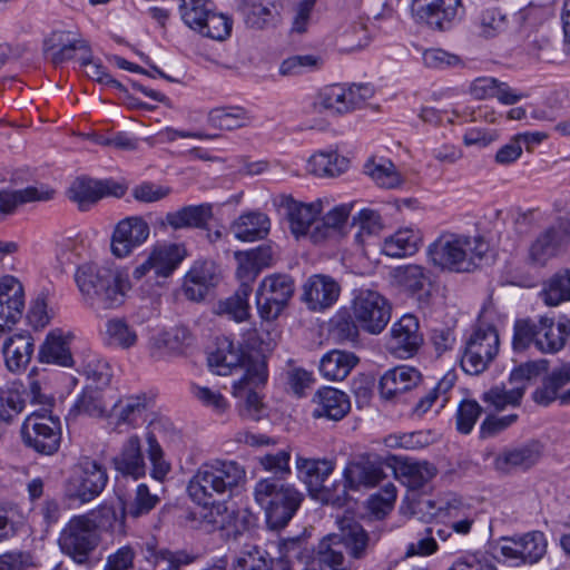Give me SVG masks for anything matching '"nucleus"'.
Here are the masks:
<instances>
[{"label": "nucleus", "mask_w": 570, "mask_h": 570, "mask_svg": "<svg viewBox=\"0 0 570 570\" xmlns=\"http://www.w3.org/2000/svg\"><path fill=\"white\" fill-rule=\"evenodd\" d=\"M279 12L274 4L250 3L245 8V22L254 29H265L276 26Z\"/></svg>", "instance_id": "6e6d98bb"}, {"label": "nucleus", "mask_w": 570, "mask_h": 570, "mask_svg": "<svg viewBox=\"0 0 570 570\" xmlns=\"http://www.w3.org/2000/svg\"><path fill=\"white\" fill-rule=\"evenodd\" d=\"M422 382L421 372L410 365H397L387 370L380 379V393L385 400H394L415 389Z\"/></svg>", "instance_id": "b1692460"}, {"label": "nucleus", "mask_w": 570, "mask_h": 570, "mask_svg": "<svg viewBox=\"0 0 570 570\" xmlns=\"http://www.w3.org/2000/svg\"><path fill=\"white\" fill-rule=\"evenodd\" d=\"M127 191V186L112 178L94 179L90 177L76 178L69 189L68 196L75 202L79 209L85 212L104 197H122Z\"/></svg>", "instance_id": "2eb2a0df"}, {"label": "nucleus", "mask_w": 570, "mask_h": 570, "mask_svg": "<svg viewBox=\"0 0 570 570\" xmlns=\"http://www.w3.org/2000/svg\"><path fill=\"white\" fill-rule=\"evenodd\" d=\"M159 498L156 494H151L146 484H139L136 490V497L134 502L122 507V519L126 515L131 518H139L144 514L149 513L158 503Z\"/></svg>", "instance_id": "052dcab7"}, {"label": "nucleus", "mask_w": 570, "mask_h": 570, "mask_svg": "<svg viewBox=\"0 0 570 570\" xmlns=\"http://www.w3.org/2000/svg\"><path fill=\"white\" fill-rule=\"evenodd\" d=\"M75 282L82 302L96 312L114 309L124 304L130 288L128 275L118 267L85 263L77 267Z\"/></svg>", "instance_id": "f03ea898"}, {"label": "nucleus", "mask_w": 570, "mask_h": 570, "mask_svg": "<svg viewBox=\"0 0 570 570\" xmlns=\"http://www.w3.org/2000/svg\"><path fill=\"white\" fill-rule=\"evenodd\" d=\"M245 478L246 472L237 462L215 460L197 469L188 482L187 492L197 504L208 505L213 500L232 498Z\"/></svg>", "instance_id": "7ed1b4c3"}, {"label": "nucleus", "mask_w": 570, "mask_h": 570, "mask_svg": "<svg viewBox=\"0 0 570 570\" xmlns=\"http://www.w3.org/2000/svg\"><path fill=\"white\" fill-rule=\"evenodd\" d=\"M100 541L99 527L88 514L72 517L58 538L61 552L78 564H85L90 560Z\"/></svg>", "instance_id": "0eeeda50"}, {"label": "nucleus", "mask_w": 570, "mask_h": 570, "mask_svg": "<svg viewBox=\"0 0 570 570\" xmlns=\"http://www.w3.org/2000/svg\"><path fill=\"white\" fill-rule=\"evenodd\" d=\"M539 296L550 307L570 302V268H560L548 277L542 283Z\"/></svg>", "instance_id": "c9c22d12"}, {"label": "nucleus", "mask_w": 570, "mask_h": 570, "mask_svg": "<svg viewBox=\"0 0 570 570\" xmlns=\"http://www.w3.org/2000/svg\"><path fill=\"white\" fill-rule=\"evenodd\" d=\"M442 509L452 519L451 530L462 535L470 533L474 518L472 517L471 509L461 499L453 498L449 500Z\"/></svg>", "instance_id": "5fc2aeb1"}, {"label": "nucleus", "mask_w": 570, "mask_h": 570, "mask_svg": "<svg viewBox=\"0 0 570 570\" xmlns=\"http://www.w3.org/2000/svg\"><path fill=\"white\" fill-rule=\"evenodd\" d=\"M348 484L347 482L335 481L330 485L323 484L312 499L321 502L322 504H330L333 507L342 508L348 501Z\"/></svg>", "instance_id": "338daca9"}, {"label": "nucleus", "mask_w": 570, "mask_h": 570, "mask_svg": "<svg viewBox=\"0 0 570 570\" xmlns=\"http://www.w3.org/2000/svg\"><path fill=\"white\" fill-rule=\"evenodd\" d=\"M500 552L517 564H535L547 554L548 541L542 531L500 538Z\"/></svg>", "instance_id": "4468645a"}, {"label": "nucleus", "mask_w": 570, "mask_h": 570, "mask_svg": "<svg viewBox=\"0 0 570 570\" xmlns=\"http://www.w3.org/2000/svg\"><path fill=\"white\" fill-rule=\"evenodd\" d=\"M226 499H216L208 505H202V522H205L207 531L224 530L235 519V510L227 504Z\"/></svg>", "instance_id": "49530a36"}, {"label": "nucleus", "mask_w": 570, "mask_h": 570, "mask_svg": "<svg viewBox=\"0 0 570 570\" xmlns=\"http://www.w3.org/2000/svg\"><path fill=\"white\" fill-rule=\"evenodd\" d=\"M564 322L556 323L553 317L517 320L513 326L512 346L524 351L533 345L543 354H556L566 347Z\"/></svg>", "instance_id": "423d86ee"}, {"label": "nucleus", "mask_w": 570, "mask_h": 570, "mask_svg": "<svg viewBox=\"0 0 570 570\" xmlns=\"http://www.w3.org/2000/svg\"><path fill=\"white\" fill-rule=\"evenodd\" d=\"M471 240L468 237H459L452 234L442 235L428 248L430 262L442 269L464 273L471 272L475 264L469 255Z\"/></svg>", "instance_id": "1a4fd4ad"}, {"label": "nucleus", "mask_w": 570, "mask_h": 570, "mask_svg": "<svg viewBox=\"0 0 570 570\" xmlns=\"http://www.w3.org/2000/svg\"><path fill=\"white\" fill-rule=\"evenodd\" d=\"M114 464L117 471L134 479L145 475L146 466L138 438L129 439L121 453L114 459Z\"/></svg>", "instance_id": "ea45409f"}, {"label": "nucleus", "mask_w": 570, "mask_h": 570, "mask_svg": "<svg viewBox=\"0 0 570 570\" xmlns=\"http://www.w3.org/2000/svg\"><path fill=\"white\" fill-rule=\"evenodd\" d=\"M542 445L539 442H531L518 448H512L500 452L493 465L499 473H511L515 470H529L540 460L542 455Z\"/></svg>", "instance_id": "393cba45"}, {"label": "nucleus", "mask_w": 570, "mask_h": 570, "mask_svg": "<svg viewBox=\"0 0 570 570\" xmlns=\"http://www.w3.org/2000/svg\"><path fill=\"white\" fill-rule=\"evenodd\" d=\"M539 366L534 362H528L515 367L510 374V390L503 386H493L483 393L482 400L497 411H502L507 405L520 403L528 381L539 375Z\"/></svg>", "instance_id": "f3484780"}, {"label": "nucleus", "mask_w": 570, "mask_h": 570, "mask_svg": "<svg viewBox=\"0 0 570 570\" xmlns=\"http://www.w3.org/2000/svg\"><path fill=\"white\" fill-rule=\"evenodd\" d=\"M419 321L414 315L405 314L390 330L386 346L397 358H410L417 353L423 343Z\"/></svg>", "instance_id": "a211bd4d"}, {"label": "nucleus", "mask_w": 570, "mask_h": 570, "mask_svg": "<svg viewBox=\"0 0 570 570\" xmlns=\"http://www.w3.org/2000/svg\"><path fill=\"white\" fill-rule=\"evenodd\" d=\"M252 287L239 286L230 297L220 301L218 304V314L227 315L236 322H243L249 316L248 297Z\"/></svg>", "instance_id": "3c124183"}, {"label": "nucleus", "mask_w": 570, "mask_h": 570, "mask_svg": "<svg viewBox=\"0 0 570 570\" xmlns=\"http://www.w3.org/2000/svg\"><path fill=\"white\" fill-rule=\"evenodd\" d=\"M212 217L213 210L209 204L189 205L167 213L165 224L173 229L205 228Z\"/></svg>", "instance_id": "473e14b6"}, {"label": "nucleus", "mask_w": 570, "mask_h": 570, "mask_svg": "<svg viewBox=\"0 0 570 570\" xmlns=\"http://www.w3.org/2000/svg\"><path fill=\"white\" fill-rule=\"evenodd\" d=\"M24 444L41 454H52L61 441V430H21Z\"/></svg>", "instance_id": "8fccbe9b"}, {"label": "nucleus", "mask_w": 570, "mask_h": 570, "mask_svg": "<svg viewBox=\"0 0 570 570\" xmlns=\"http://www.w3.org/2000/svg\"><path fill=\"white\" fill-rule=\"evenodd\" d=\"M197 31L205 37L224 40L230 35L232 20L223 13L212 10L205 19L203 27Z\"/></svg>", "instance_id": "774afa93"}, {"label": "nucleus", "mask_w": 570, "mask_h": 570, "mask_svg": "<svg viewBox=\"0 0 570 570\" xmlns=\"http://www.w3.org/2000/svg\"><path fill=\"white\" fill-rule=\"evenodd\" d=\"M499 351V334L494 326L478 327L465 343L462 370L471 375L482 373Z\"/></svg>", "instance_id": "f8f14e48"}, {"label": "nucleus", "mask_w": 570, "mask_h": 570, "mask_svg": "<svg viewBox=\"0 0 570 570\" xmlns=\"http://www.w3.org/2000/svg\"><path fill=\"white\" fill-rule=\"evenodd\" d=\"M2 352L8 370L20 372L32 358L35 341L29 333H17L4 341Z\"/></svg>", "instance_id": "c85d7f7f"}, {"label": "nucleus", "mask_w": 570, "mask_h": 570, "mask_svg": "<svg viewBox=\"0 0 570 570\" xmlns=\"http://www.w3.org/2000/svg\"><path fill=\"white\" fill-rule=\"evenodd\" d=\"M55 190L47 186H29L20 190H0V216L10 215L19 204L52 199Z\"/></svg>", "instance_id": "f704fd0d"}, {"label": "nucleus", "mask_w": 570, "mask_h": 570, "mask_svg": "<svg viewBox=\"0 0 570 570\" xmlns=\"http://www.w3.org/2000/svg\"><path fill=\"white\" fill-rule=\"evenodd\" d=\"M417 16L432 29L445 30L459 17L461 0H419Z\"/></svg>", "instance_id": "bb28decb"}, {"label": "nucleus", "mask_w": 570, "mask_h": 570, "mask_svg": "<svg viewBox=\"0 0 570 570\" xmlns=\"http://www.w3.org/2000/svg\"><path fill=\"white\" fill-rule=\"evenodd\" d=\"M306 552L305 542L298 538L286 539L278 544V557L271 563H281L283 570H293V562L301 560Z\"/></svg>", "instance_id": "69168bd1"}, {"label": "nucleus", "mask_w": 570, "mask_h": 570, "mask_svg": "<svg viewBox=\"0 0 570 570\" xmlns=\"http://www.w3.org/2000/svg\"><path fill=\"white\" fill-rule=\"evenodd\" d=\"M375 94L372 83H334L323 88L317 104L333 115H343L363 106Z\"/></svg>", "instance_id": "9b49d317"}, {"label": "nucleus", "mask_w": 570, "mask_h": 570, "mask_svg": "<svg viewBox=\"0 0 570 570\" xmlns=\"http://www.w3.org/2000/svg\"><path fill=\"white\" fill-rule=\"evenodd\" d=\"M104 414L105 409L102 407L99 393L89 391L78 396L66 415V421L69 425L76 423L78 416H102Z\"/></svg>", "instance_id": "603ef678"}, {"label": "nucleus", "mask_w": 570, "mask_h": 570, "mask_svg": "<svg viewBox=\"0 0 570 570\" xmlns=\"http://www.w3.org/2000/svg\"><path fill=\"white\" fill-rule=\"evenodd\" d=\"M208 365L217 375H228L235 368L243 367L244 375L233 384L234 396L245 397L243 415L258 421L266 414V407L258 392L268 379L265 356L258 353L245 355L239 353L232 342H225L209 354Z\"/></svg>", "instance_id": "f257e3e1"}, {"label": "nucleus", "mask_w": 570, "mask_h": 570, "mask_svg": "<svg viewBox=\"0 0 570 570\" xmlns=\"http://www.w3.org/2000/svg\"><path fill=\"white\" fill-rule=\"evenodd\" d=\"M480 36L493 38L508 28V17L498 8H488L481 11L478 18Z\"/></svg>", "instance_id": "bf43d9fd"}, {"label": "nucleus", "mask_w": 570, "mask_h": 570, "mask_svg": "<svg viewBox=\"0 0 570 570\" xmlns=\"http://www.w3.org/2000/svg\"><path fill=\"white\" fill-rule=\"evenodd\" d=\"M108 483L106 466L88 455H82L71 468L66 483L69 498L87 503L100 495Z\"/></svg>", "instance_id": "6e6552de"}, {"label": "nucleus", "mask_w": 570, "mask_h": 570, "mask_svg": "<svg viewBox=\"0 0 570 570\" xmlns=\"http://www.w3.org/2000/svg\"><path fill=\"white\" fill-rule=\"evenodd\" d=\"M295 292V282L287 274L266 276L256 292L257 312L262 320L274 321L287 306Z\"/></svg>", "instance_id": "9d476101"}, {"label": "nucleus", "mask_w": 570, "mask_h": 570, "mask_svg": "<svg viewBox=\"0 0 570 570\" xmlns=\"http://www.w3.org/2000/svg\"><path fill=\"white\" fill-rule=\"evenodd\" d=\"M401 285L419 299H425L430 295L431 278L422 266L409 265L399 273Z\"/></svg>", "instance_id": "09e8293b"}, {"label": "nucleus", "mask_w": 570, "mask_h": 570, "mask_svg": "<svg viewBox=\"0 0 570 570\" xmlns=\"http://www.w3.org/2000/svg\"><path fill=\"white\" fill-rule=\"evenodd\" d=\"M284 379L286 390L298 399L306 396L307 390L312 389L315 381L312 372L298 366H289L284 373Z\"/></svg>", "instance_id": "680f3d73"}, {"label": "nucleus", "mask_w": 570, "mask_h": 570, "mask_svg": "<svg viewBox=\"0 0 570 570\" xmlns=\"http://www.w3.org/2000/svg\"><path fill=\"white\" fill-rule=\"evenodd\" d=\"M432 442L429 430H411L392 434L386 439L391 448H402L406 450H416L429 445Z\"/></svg>", "instance_id": "e2e57ef3"}, {"label": "nucleus", "mask_w": 570, "mask_h": 570, "mask_svg": "<svg viewBox=\"0 0 570 570\" xmlns=\"http://www.w3.org/2000/svg\"><path fill=\"white\" fill-rule=\"evenodd\" d=\"M340 285L330 276L314 275L304 285V299L312 311L331 307L340 296Z\"/></svg>", "instance_id": "cd10ccee"}, {"label": "nucleus", "mask_w": 570, "mask_h": 570, "mask_svg": "<svg viewBox=\"0 0 570 570\" xmlns=\"http://www.w3.org/2000/svg\"><path fill=\"white\" fill-rule=\"evenodd\" d=\"M207 121L210 126L222 130H234L247 125V111L239 106L216 107L209 110Z\"/></svg>", "instance_id": "c03bdc74"}, {"label": "nucleus", "mask_w": 570, "mask_h": 570, "mask_svg": "<svg viewBox=\"0 0 570 570\" xmlns=\"http://www.w3.org/2000/svg\"><path fill=\"white\" fill-rule=\"evenodd\" d=\"M187 256L188 252L184 244H158L153 247L147 259L134 269L132 276L135 279H141L153 271L156 277L168 278Z\"/></svg>", "instance_id": "dca6fc26"}, {"label": "nucleus", "mask_w": 570, "mask_h": 570, "mask_svg": "<svg viewBox=\"0 0 570 570\" xmlns=\"http://www.w3.org/2000/svg\"><path fill=\"white\" fill-rule=\"evenodd\" d=\"M70 334L65 335L61 331L50 332L40 346L39 361L65 367L72 366L73 358L70 352Z\"/></svg>", "instance_id": "c756f323"}, {"label": "nucleus", "mask_w": 570, "mask_h": 570, "mask_svg": "<svg viewBox=\"0 0 570 570\" xmlns=\"http://www.w3.org/2000/svg\"><path fill=\"white\" fill-rule=\"evenodd\" d=\"M146 405L145 395H132L120 399L110 410V422L117 425L136 424L137 419L146 412Z\"/></svg>", "instance_id": "37998d69"}, {"label": "nucleus", "mask_w": 570, "mask_h": 570, "mask_svg": "<svg viewBox=\"0 0 570 570\" xmlns=\"http://www.w3.org/2000/svg\"><path fill=\"white\" fill-rule=\"evenodd\" d=\"M296 469L312 498L334 471V463L330 460L297 458Z\"/></svg>", "instance_id": "7c9ffc66"}, {"label": "nucleus", "mask_w": 570, "mask_h": 570, "mask_svg": "<svg viewBox=\"0 0 570 570\" xmlns=\"http://www.w3.org/2000/svg\"><path fill=\"white\" fill-rule=\"evenodd\" d=\"M24 309V291L18 278L6 275L0 278V334L10 330Z\"/></svg>", "instance_id": "6ab92c4d"}, {"label": "nucleus", "mask_w": 570, "mask_h": 570, "mask_svg": "<svg viewBox=\"0 0 570 570\" xmlns=\"http://www.w3.org/2000/svg\"><path fill=\"white\" fill-rule=\"evenodd\" d=\"M272 259V253L268 247H258L256 250L246 254L237 268L236 275L240 282L239 286L252 287V283L263 267L267 266Z\"/></svg>", "instance_id": "de8ad7c7"}, {"label": "nucleus", "mask_w": 570, "mask_h": 570, "mask_svg": "<svg viewBox=\"0 0 570 570\" xmlns=\"http://www.w3.org/2000/svg\"><path fill=\"white\" fill-rule=\"evenodd\" d=\"M365 173L381 187L395 188L401 184L400 175L390 159L368 160Z\"/></svg>", "instance_id": "864d4df0"}, {"label": "nucleus", "mask_w": 570, "mask_h": 570, "mask_svg": "<svg viewBox=\"0 0 570 570\" xmlns=\"http://www.w3.org/2000/svg\"><path fill=\"white\" fill-rule=\"evenodd\" d=\"M420 240L417 232L410 228L400 229L384 240L382 252L390 257L411 256L419 249Z\"/></svg>", "instance_id": "a18cd8bd"}, {"label": "nucleus", "mask_w": 570, "mask_h": 570, "mask_svg": "<svg viewBox=\"0 0 570 570\" xmlns=\"http://www.w3.org/2000/svg\"><path fill=\"white\" fill-rule=\"evenodd\" d=\"M358 362V356L353 352L332 350L321 358L320 372L326 380L343 381Z\"/></svg>", "instance_id": "2f4dec72"}, {"label": "nucleus", "mask_w": 570, "mask_h": 570, "mask_svg": "<svg viewBox=\"0 0 570 570\" xmlns=\"http://www.w3.org/2000/svg\"><path fill=\"white\" fill-rule=\"evenodd\" d=\"M281 207L285 210L292 234L296 238L306 235L311 237V232L317 223L316 217L322 212V202L305 204L287 196L282 199Z\"/></svg>", "instance_id": "4be33fe9"}, {"label": "nucleus", "mask_w": 570, "mask_h": 570, "mask_svg": "<svg viewBox=\"0 0 570 570\" xmlns=\"http://www.w3.org/2000/svg\"><path fill=\"white\" fill-rule=\"evenodd\" d=\"M106 341L108 345L129 348L137 342L136 332L120 318H112L106 323Z\"/></svg>", "instance_id": "4d7b16f0"}, {"label": "nucleus", "mask_w": 570, "mask_h": 570, "mask_svg": "<svg viewBox=\"0 0 570 570\" xmlns=\"http://www.w3.org/2000/svg\"><path fill=\"white\" fill-rule=\"evenodd\" d=\"M561 249L560 233L550 227L538 235L529 247L528 258L532 265L544 266Z\"/></svg>", "instance_id": "e433bc0d"}, {"label": "nucleus", "mask_w": 570, "mask_h": 570, "mask_svg": "<svg viewBox=\"0 0 570 570\" xmlns=\"http://www.w3.org/2000/svg\"><path fill=\"white\" fill-rule=\"evenodd\" d=\"M370 546V535L360 523L343 522L340 533L330 534L320 543L318 560L331 570H356L354 561L364 559Z\"/></svg>", "instance_id": "20e7f679"}, {"label": "nucleus", "mask_w": 570, "mask_h": 570, "mask_svg": "<svg viewBox=\"0 0 570 570\" xmlns=\"http://www.w3.org/2000/svg\"><path fill=\"white\" fill-rule=\"evenodd\" d=\"M386 464L392 468L394 476L410 490L423 489L438 474L436 466L428 461H412L392 455L386 459Z\"/></svg>", "instance_id": "aec40b11"}, {"label": "nucleus", "mask_w": 570, "mask_h": 570, "mask_svg": "<svg viewBox=\"0 0 570 570\" xmlns=\"http://www.w3.org/2000/svg\"><path fill=\"white\" fill-rule=\"evenodd\" d=\"M149 236V226L140 217H127L120 220L111 237V252L119 258L127 257L144 244Z\"/></svg>", "instance_id": "412c9836"}, {"label": "nucleus", "mask_w": 570, "mask_h": 570, "mask_svg": "<svg viewBox=\"0 0 570 570\" xmlns=\"http://www.w3.org/2000/svg\"><path fill=\"white\" fill-rule=\"evenodd\" d=\"M212 6L213 3L208 0H180L181 19L189 28L197 31L213 10Z\"/></svg>", "instance_id": "13d9d810"}, {"label": "nucleus", "mask_w": 570, "mask_h": 570, "mask_svg": "<svg viewBox=\"0 0 570 570\" xmlns=\"http://www.w3.org/2000/svg\"><path fill=\"white\" fill-rule=\"evenodd\" d=\"M353 315L361 328L376 335L389 324L391 306L377 292L361 291L353 301Z\"/></svg>", "instance_id": "ddd939ff"}, {"label": "nucleus", "mask_w": 570, "mask_h": 570, "mask_svg": "<svg viewBox=\"0 0 570 570\" xmlns=\"http://www.w3.org/2000/svg\"><path fill=\"white\" fill-rule=\"evenodd\" d=\"M352 208L353 204H342L326 213L321 220H317L311 232V240L313 243L323 242L338 230L346 223Z\"/></svg>", "instance_id": "79ce46f5"}, {"label": "nucleus", "mask_w": 570, "mask_h": 570, "mask_svg": "<svg viewBox=\"0 0 570 570\" xmlns=\"http://www.w3.org/2000/svg\"><path fill=\"white\" fill-rule=\"evenodd\" d=\"M218 282V266L212 261H197L185 276L184 294L190 301L200 302Z\"/></svg>", "instance_id": "5701e85b"}, {"label": "nucleus", "mask_w": 570, "mask_h": 570, "mask_svg": "<svg viewBox=\"0 0 570 570\" xmlns=\"http://www.w3.org/2000/svg\"><path fill=\"white\" fill-rule=\"evenodd\" d=\"M43 50L53 65H60L75 58L78 51V38L70 31H55L43 42Z\"/></svg>", "instance_id": "4c0bfd02"}, {"label": "nucleus", "mask_w": 570, "mask_h": 570, "mask_svg": "<svg viewBox=\"0 0 570 570\" xmlns=\"http://www.w3.org/2000/svg\"><path fill=\"white\" fill-rule=\"evenodd\" d=\"M396 487L389 482L367 500V508L376 518H383L394 507L396 500Z\"/></svg>", "instance_id": "0e129e2a"}, {"label": "nucleus", "mask_w": 570, "mask_h": 570, "mask_svg": "<svg viewBox=\"0 0 570 570\" xmlns=\"http://www.w3.org/2000/svg\"><path fill=\"white\" fill-rule=\"evenodd\" d=\"M570 382V365L562 366L553 371L543 381L532 394L533 401L543 406H548L553 401L559 400V391Z\"/></svg>", "instance_id": "a19ab883"}, {"label": "nucleus", "mask_w": 570, "mask_h": 570, "mask_svg": "<svg viewBox=\"0 0 570 570\" xmlns=\"http://www.w3.org/2000/svg\"><path fill=\"white\" fill-rule=\"evenodd\" d=\"M271 220L262 212H248L240 215L232 225L235 237L243 242L263 239L269 232Z\"/></svg>", "instance_id": "72a5a7b5"}, {"label": "nucleus", "mask_w": 570, "mask_h": 570, "mask_svg": "<svg viewBox=\"0 0 570 570\" xmlns=\"http://www.w3.org/2000/svg\"><path fill=\"white\" fill-rule=\"evenodd\" d=\"M254 498L265 512L267 525L274 530L287 525L303 501V494L294 485L276 476L259 480Z\"/></svg>", "instance_id": "39448f33"}, {"label": "nucleus", "mask_w": 570, "mask_h": 570, "mask_svg": "<svg viewBox=\"0 0 570 570\" xmlns=\"http://www.w3.org/2000/svg\"><path fill=\"white\" fill-rule=\"evenodd\" d=\"M385 474L380 465L371 462H356L348 464L344 470V479L350 490H358L361 487L372 488L379 484Z\"/></svg>", "instance_id": "58836bf2"}, {"label": "nucleus", "mask_w": 570, "mask_h": 570, "mask_svg": "<svg viewBox=\"0 0 570 570\" xmlns=\"http://www.w3.org/2000/svg\"><path fill=\"white\" fill-rule=\"evenodd\" d=\"M312 402L315 419L325 417L332 421L342 420L351 410V401L346 393L335 387L324 386L314 394Z\"/></svg>", "instance_id": "a878e982"}]
</instances>
